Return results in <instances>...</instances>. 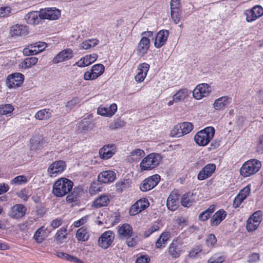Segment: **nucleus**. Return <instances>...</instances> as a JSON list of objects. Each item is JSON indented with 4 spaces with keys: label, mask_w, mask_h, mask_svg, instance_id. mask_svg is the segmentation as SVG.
I'll list each match as a JSON object with an SVG mask.
<instances>
[{
    "label": "nucleus",
    "mask_w": 263,
    "mask_h": 263,
    "mask_svg": "<svg viewBox=\"0 0 263 263\" xmlns=\"http://www.w3.org/2000/svg\"><path fill=\"white\" fill-rule=\"evenodd\" d=\"M73 186V182L69 179L61 178L53 184V194L57 197H62L69 193Z\"/></svg>",
    "instance_id": "f257e3e1"
},
{
    "label": "nucleus",
    "mask_w": 263,
    "mask_h": 263,
    "mask_svg": "<svg viewBox=\"0 0 263 263\" xmlns=\"http://www.w3.org/2000/svg\"><path fill=\"white\" fill-rule=\"evenodd\" d=\"M215 130L212 126H209L198 132L194 136L195 143L200 146L207 145L215 135Z\"/></svg>",
    "instance_id": "f03ea898"
},
{
    "label": "nucleus",
    "mask_w": 263,
    "mask_h": 263,
    "mask_svg": "<svg viewBox=\"0 0 263 263\" xmlns=\"http://www.w3.org/2000/svg\"><path fill=\"white\" fill-rule=\"evenodd\" d=\"M154 32L152 31H144L141 33L142 37L137 47L138 54L143 56L147 54L151 46V40L153 36Z\"/></svg>",
    "instance_id": "7ed1b4c3"
},
{
    "label": "nucleus",
    "mask_w": 263,
    "mask_h": 263,
    "mask_svg": "<svg viewBox=\"0 0 263 263\" xmlns=\"http://www.w3.org/2000/svg\"><path fill=\"white\" fill-rule=\"evenodd\" d=\"M262 218V213L261 211L255 212L247 220L246 229L249 232L256 230L260 225Z\"/></svg>",
    "instance_id": "20e7f679"
},
{
    "label": "nucleus",
    "mask_w": 263,
    "mask_h": 263,
    "mask_svg": "<svg viewBox=\"0 0 263 263\" xmlns=\"http://www.w3.org/2000/svg\"><path fill=\"white\" fill-rule=\"evenodd\" d=\"M183 252L182 244L177 239L173 240L166 251V253L172 259L179 258Z\"/></svg>",
    "instance_id": "39448f33"
},
{
    "label": "nucleus",
    "mask_w": 263,
    "mask_h": 263,
    "mask_svg": "<svg viewBox=\"0 0 263 263\" xmlns=\"http://www.w3.org/2000/svg\"><path fill=\"white\" fill-rule=\"evenodd\" d=\"M24 81V76L20 72H14L9 74L6 79V84L10 89L20 87Z\"/></svg>",
    "instance_id": "423d86ee"
},
{
    "label": "nucleus",
    "mask_w": 263,
    "mask_h": 263,
    "mask_svg": "<svg viewBox=\"0 0 263 263\" xmlns=\"http://www.w3.org/2000/svg\"><path fill=\"white\" fill-rule=\"evenodd\" d=\"M244 14L246 16V21L251 23L263 15V8L260 5H257L246 10Z\"/></svg>",
    "instance_id": "0eeeda50"
},
{
    "label": "nucleus",
    "mask_w": 263,
    "mask_h": 263,
    "mask_svg": "<svg viewBox=\"0 0 263 263\" xmlns=\"http://www.w3.org/2000/svg\"><path fill=\"white\" fill-rule=\"evenodd\" d=\"M160 176L158 174L152 175L142 181L140 185L142 192H147L154 188L159 182Z\"/></svg>",
    "instance_id": "6e6552de"
},
{
    "label": "nucleus",
    "mask_w": 263,
    "mask_h": 263,
    "mask_svg": "<svg viewBox=\"0 0 263 263\" xmlns=\"http://www.w3.org/2000/svg\"><path fill=\"white\" fill-rule=\"evenodd\" d=\"M46 47L47 44L45 42H36L25 48L23 50V54L26 56L35 55L44 51Z\"/></svg>",
    "instance_id": "1a4fd4ad"
},
{
    "label": "nucleus",
    "mask_w": 263,
    "mask_h": 263,
    "mask_svg": "<svg viewBox=\"0 0 263 263\" xmlns=\"http://www.w3.org/2000/svg\"><path fill=\"white\" fill-rule=\"evenodd\" d=\"M211 91V86L206 83L198 84L193 91V96L196 100L208 96Z\"/></svg>",
    "instance_id": "9d476101"
},
{
    "label": "nucleus",
    "mask_w": 263,
    "mask_h": 263,
    "mask_svg": "<svg viewBox=\"0 0 263 263\" xmlns=\"http://www.w3.org/2000/svg\"><path fill=\"white\" fill-rule=\"evenodd\" d=\"M104 66L101 64H95L92 66L90 71H86L84 74L85 80H94L100 76L104 71Z\"/></svg>",
    "instance_id": "9b49d317"
},
{
    "label": "nucleus",
    "mask_w": 263,
    "mask_h": 263,
    "mask_svg": "<svg viewBox=\"0 0 263 263\" xmlns=\"http://www.w3.org/2000/svg\"><path fill=\"white\" fill-rule=\"evenodd\" d=\"M115 238V234L111 231H107L102 234L98 239L99 246L104 249L108 248Z\"/></svg>",
    "instance_id": "f8f14e48"
},
{
    "label": "nucleus",
    "mask_w": 263,
    "mask_h": 263,
    "mask_svg": "<svg viewBox=\"0 0 263 263\" xmlns=\"http://www.w3.org/2000/svg\"><path fill=\"white\" fill-rule=\"evenodd\" d=\"M149 205V202L147 198H141L132 205L129 213L132 216L136 215L146 209Z\"/></svg>",
    "instance_id": "ddd939ff"
},
{
    "label": "nucleus",
    "mask_w": 263,
    "mask_h": 263,
    "mask_svg": "<svg viewBox=\"0 0 263 263\" xmlns=\"http://www.w3.org/2000/svg\"><path fill=\"white\" fill-rule=\"evenodd\" d=\"M27 212L26 206L21 203L14 205L11 208L8 216L14 219H20L25 216Z\"/></svg>",
    "instance_id": "4468645a"
},
{
    "label": "nucleus",
    "mask_w": 263,
    "mask_h": 263,
    "mask_svg": "<svg viewBox=\"0 0 263 263\" xmlns=\"http://www.w3.org/2000/svg\"><path fill=\"white\" fill-rule=\"evenodd\" d=\"M133 233L132 227L128 223H124L118 226L117 235L122 240H127L131 238Z\"/></svg>",
    "instance_id": "2eb2a0df"
},
{
    "label": "nucleus",
    "mask_w": 263,
    "mask_h": 263,
    "mask_svg": "<svg viewBox=\"0 0 263 263\" xmlns=\"http://www.w3.org/2000/svg\"><path fill=\"white\" fill-rule=\"evenodd\" d=\"M42 19L55 20L61 15V12L55 8H46L40 10Z\"/></svg>",
    "instance_id": "dca6fc26"
},
{
    "label": "nucleus",
    "mask_w": 263,
    "mask_h": 263,
    "mask_svg": "<svg viewBox=\"0 0 263 263\" xmlns=\"http://www.w3.org/2000/svg\"><path fill=\"white\" fill-rule=\"evenodd\" d=\"M116 149L117 147L115 144L105 145L100 149L99 156L102 159H108L115 154Z\"/></svg>",
    "instance_id": "f3484780"
},
{
    "label": "nucleus",
    "mask_w": 263,
    "mask_h": 263,
    "mask_svg": "<svg viewBox=\"0 0 263 263\" xmlns=\"http://www.w3.org/2000/svg\"><path fill=\"white\" fill-rule=\"evenodd\" d=\"M73 57V51L70 48H67L62 50L57 54V55L53 59L52 62L54 64H58L69 60Z\"/></svg>",
    "instance_id": "a211bd4d"
},
{
    "label": "nucleus",
    "mask_w": 263,
    "mask_h": 263,
    "mask_svg": "<svg viewBox=\"0 0 263 263\" xmlns=\"http://www.w3.org/2000/svg\"><path fill=\"white\" fill-rule=\"evenodd\" d=\"M149 68V65L145 62L140 64L137 68L138 73L135 76V81L138 83L142 82L146 78Z\"/></svg>",
    "instance_id": "6ab92c4d"
},
{
    "label": "nucleus",
    "mask_w": 263,
    "mask_h": 263,
    "mask_svg": "<svg viewBox=\"0 0 263 263\" xmlns=\"http://www.w3.org/2000/svg\"><path fill=\"white\" fill-rule=\"evenodd\" d=\"M169 31L162 29L157 33L154 42V46L156 48H160L165 44L169 36Z\"/></svg>",
    "instance_id": "aec40b11"
},
{
    "label": "nucleus",
    "mask_w": 263,
    "mask_h": 263,
    "mask_svg": "<svg viewBox=\"0 0 263 263\" xmlns=\"http://www.w3.org/2000/svg\"><path fill=\"white\" fill-rule=\"evenodd\" d=\"M227 212L223 209L216 212L210 220V226L216 227L218 226L227 217Z\"/></svg>",
    "instance_id": "412c9836"
},
{
    "label": "nucleus",
    "mask_w": 263,
    "mask_h": 263,
    "mask_svg": "<svg viewBox=\"0 0 263 263\" xmlns=\"http://www.w3.org/2000/svg\"><path fill=\"white\" fill-rule=\"evenodd\" d=\"M116 178V173L112 171H105L100 173L98 180L101 183L108 184L112 182Z\"/></svg>",
    "instance_id": "4be33fe9"
},
{
    "label": "nucleus",
    "mask_w": 263,
    "mask_h": 263,
    "mask_svg": "<svg viewBox=\"0 0 263 263\" xmlns=\"http://www.w3.org/2000/svg\"><path fill=\"white\" fill-rule=\"evenodd\" d=\"M90 236V231L88 226L79 228L76 233V238L78 241L85 242L88 240Z\"/></svg>",
    "instance_id": "5701e85b"
},
{
    "label": "nucleus",
    "mask_w": 263,
    "mask_h": 263,
    "mask_svg": "<svg viewBox=\"0 0 263 263\" xmlns=\"http://www.w3.org/2000/svg\"><path fill=\"white\" fill-rule=\"evenodd\" d=\"M28 33V27L23 25L15 24L10 27V35L12 37L25 35Z\"/></svg>",
    "instance_id": "b1692460"
},
{
    "label": "nucleus",
    "mask_w": 263,
    "mask_h": 263,
    "mask_svg": "<svg viewBox=\"0 0 263 263\" xmlns=\"http://www.w3.org/2000/svg\"><path fill=\"white\" fill-rule=\"evenodd\" d=\"M42 18H41V12L37 11H32L24 16V20L29 25H37L41 22Z\"/></svg>",
    "instance_id": "393cba45"
},
{
    "label": "nucleus",
    "mask_w": 263,
    "mask_h": 263,
    "mask_svg": "<svg viewBox=\"0 0 263 263\" xmlns=\"http://www.w3.org/2000/svg\"><path fill=\"white\" fill-rule=\"evenodd\" d=\"M145 155V153L143 150L140 148L135 149L127 156L126 160L130 163H138Z\"/></svg>",
    "instance_id": "a878e982"
},
{
    "label": "nucleus",
    "mask_w": 263,
    "mask_h": 263,
    "mask_svg": "<svg viewBox=\"0 0 263 263\" xmlns=\"http://www.w3.org/2000/svg\"><path fill=\"white\" fill-rule=\"evenodd\" d=\"M162 156L159 153H152L144 157L139 164H159L162 160Z\"/></svg>",
    "instance_id": "bb28decb"
},
{
    "label": "nucleus",
    "mask_w": 263,
    "mask_h": 263,
    "mask_svg": "<svg viewBox=\"0 0 263 263\" xmlns=\"http://www.w3.org/2000/svg\"><path fill=\"white\" fill-rule=\"evenodd\" d=\"M179 198V195L174 192H172L168 196L166 206L168 210L172 211H175L178 208V200Z\"/></svg>",
    "instance_id": "cd10ccee"
},
{
    "label": "nucleus",
    "mask_w": 263,
    "mask_h": 263,
    "mask_svg": "<svg viewBox=\"0 0 263 263\" xmlns=\"http://www.w3.org/2000/svg\"><path fill=\"white\" fill-rule=\"evenodd\" d=\"M110 196L103 194L95 199L92 203V206L99 209L104 206H107L110 202Z\"/></svg>",
    "instance_id": "c85d7f7f"
},
{
    "label": "nucleus",
    "mask_w": 263,
    "mask_h": 263,
    "mask_svg": "<svg viewBox=\"0 0 263 263\" xmlns=\"http://www.w3.org/2000/svg\"><path fill=\"white\" fill-rule=\"evenodd\" d=\"M216 170V165H205L199 172L197 178L199 180H203L211 177Z\"/></svg>",
    "instance_id": "c756f323"
},
{
    "label": "nucleus",
    "mask_w": 263,
    "mask_h": 263,
    "mask_svg": "<svg viewBox=\"0 0 263 263\" xmlns=\"http://www.w3.org/2000/svg\"><path fill=\"white\" fill-rule=\"evenodd\" d=\"M98 54L92 53V54L86 55L82 58L79 61L77 62L74 65L80 67H84L87 66L97 60Z\"/></svg>",
    "instance_id": "7c9ffc66"
},
{
    "label": "nucleus",
    "mask_w": 263,
    "mask_h": 263,
    "mask_svg": "<svg viewBox=\"0 0 263 263\" xmlns=\"http://www.w3.org/2000/svg\"><path fill=\"white\" fill-rule=\"evenodd\" d=\"M117 111V105L115 103L111 104L109 107H100L98 109V114L106 116L111 117Z\"/></svg>",
    "instance_id": "2f4dec72"
},
{
    "label": "nucleus",
    "mask_w": 263,
    "mask_h": 263,
    "mask_svg": "<svg viewBox=\"0 0 263 263\" xmlns=\"http://www.w3.org/2000/svg\"><path fill=\"white\" fill-rule=\"evenodd\" d=\"M260 166L242 165L240 170V174L245 177H249L257 173L260 169Z\"/></svg>",
    "instance_id": "473e14b6"
},
{
    "label": "nucleus",
    "mask_w": 263,
    "mask_h": 263,
    "mask_svg": "<svg viewBox=\"0 0 263 263\" xmlns=\"http://www.w3.org/2000/svg\"><path fill=\"white\" fill-rule=\"evenodd\" d=\"M195 202V195L191 192L183 194L181 199V205L184 207L189 208Z\"/></svg>",
    "instance_id": "72a5a7b5"
},
{
    "label": "nucleus",
    "mask_w": 263,
    "mask_h": 263,
    "mask_svg": "<svg viewBox=\"0 0 263 263\" xmlns=\"http://www.w3.org/2000/svg\"><path fill=\"white\" fill-rule=\"evenodd\" d=\"M171 236V232L169 231H164L160 235L155 242V248L157 249H162L165 247L167 241L170 239Z\"/></svg>",
    "instance_id": "f704fd0d"
},
{
    "label": "nucleus",
    "mask_w": 263,
    "mask_h": 263,
    "mask_svg": "<svg viewBox=\"0 0 263 263\" xmlns=\"http://www.w3.org/2000/svg\"><path fill=\"white\" fill-rule=\"evenodd\" d=\"M231 102V98L228 96H225L217 99L214 104V107L216 110H221L223 109L226 106Z\"/></svg>",
    "instance_id": "c9c22d12"
},
{
    "label": "nucleus",
    "mask_w": 263,
    "mask_h": 263,
    "mask_svg": "<svg viewBox=\"0 0 263 263\" xmlns=\"http://www.w3.org/2000/svg\"><path fill=\"white\" fill-rule=\"evenodd\" d=\"M47 230L44 226H42L35 231L33 238L36 242L41 243L46 239L47 236Z\"/></svg>",
    "instance_id": "e433bc0d"
},
{
    "label": "nucleus",
    "mask_w": 263,
    "mask_h": 263,
    "mask_svg": "<svg viewBox=\"0 0 263 263\" xmlns=\"http://www.w3.org/2000/svg\"><path fill=\"white\" fill-rule=\"evenodd\" d=\"M163 227L161 221H156L154 222L144 232L143 237H148L155 232L158 231Z\"/></svg>",
    "instance_id": "4c0bfd02"
},
{
    "label": "nucleus",
    "mask_w": 263,
    "mask_h": 263,
    "mask_svg": "<svg viewBox=\"0 0 263 263\" xmlns=\"http://www.w3.org/2000/svg\"><path fill=\"white\" fill-rule=\"evenodd\" d=\"M51 112L50 109L44 108L39 110L35 114L34 117L39 120H47L51 117Z\"/></svg>",
    "instance_id": "58836bf2"
},
{
    "label": "nucleus",
    "mask_w": 263,
    "mask_h": 263,
    "mask_svg": "<svg viewBox=\"0 0 263 263\" xmlns=\"http://www.w3.org/2000/svg\"><path fill=\"white\" fill-rule=\"evenodd\" d=\"M30 149L33 151H37L47 145V142L44 138L39 140L32 139L30 142Z\"/></svg>",
    "instance_id": "ea45409f"
},
{
    "label": "nucleus",
    "mask_w": 263,
    "mask_h": 263,
    "mask_svg": "<svg viewBox=\"0 0 263 263\" xmlns=\"http://www.w3.org/2000/svg\"><path fill=\"white\" fill-rule=\"evenodd\" d=\"M189 92L187 88H181L179 89L174 96L173 99L175 102H179L184 101L189 96Z\"/></svg>",
    "instance_id": "a19ab883"
},
{
    "label": "nucleus",
    "mask_w": 263,
    "mask_h": 263,
    "mask_svg": "<svg viewBox=\"0 0 263 263\" xmlns=\"http://www.w3.org/2000/svg\"><path fill=\"white\" fill-rule=\"evenodd\" d=\"M66 168V165H49L48 169L50 177H56L61 174Z\"/></svg>",
    "instance_id": "79ce46f5"
},
{
    "label": "nucleus",
    "mask_w": 263,
    "mask_h": 263,
    "mask_svg": "<svg viewBox=\"0 0 263 263\" xmlns=\"http://www.w3.org/2000/svg\"><path fill=\"white\" fill-rule=\"evenodd\" d=\"M67 228L66 227H62L57 231L54 236V238L57 241L61 243L63 242V240L66 238L67 236Z\"/></svg>",
    "instance_id": "37998d69"
},
{
    "label": "nucleus",
    "mask_w": 263,
    "mask_h": 263,
    "mask_svg": "<svg viewBox=\"0 0 263 263\" xmlns=\"http://www.w3.org/2000/svg\"><path fill=\"white\" fill-rule=\"evenodd\" d=\"M99 43L97 39H88L83 41L80 45V48L81 49H88L91 47H95Z\"/></svg>",
    "instance_id": "c03bdc74"
},
{
    "label": "nucleus",
    "mask_w": 263,
    "mask_h": 263,
    "mask_svg": "<svg viewBox=\"0 0 263 263\" xmlns=\"http://www.w3.org/2000/svg\"><path fill=\"white\" fill-rule=\"evenodd\" d=\"M38 62V59L35 57L26 58L22 63V66L25 69L29 68L35 65Z\"/></svg>",
    "instance_id": "a18cd8bd"
},
{
    "label": "nucleus",
    "mask_w": 263,
    "mask_h": 263,
    "mask_svg": "<svg viewBox=\"0 0 263 263\" xmlns=\"http://www.w3.org/2000/svg\"><path fill=\"white\" fill-rule=\"evenodd\" d=\"M16 195L24 202H26L31 196L29 190L27 187L21 189L20 192L16 193Z\"/></svg>",
    "instance_id": "49530a36"
},
{
    "label": "nucleus",
    "mask_w": 263,
    "mask_h": 263,
    "mask_svg": "<svg viewBox=\"0 0 263 263\" xmlns=\"http://www.w3.org/2000/svg\"><path fill=\"white\" fill-rule=\"evenodd\" d=\"M14 108L13 106L10 104H6L0 106V115H7L13 112Z\"/></svg>",
    "instance_id": "de8ad7c7"
},
{
    "label": "nucleus",
    "mask_w": 263,
    "mask_h": 263,
    "mask_svg": "<svg viewBox=\"0 0 263 263\" xmlns=\"http://www.w3.org/2000/svg\"><path fill=\"white\" fill-rule=\"evenodd\" d=\"M28 182L26 176L24 175H20L14 177L10 181L11 184L23 185Z\"/></svg>",
    "instance_id": "09e8293b"
},
{
    "label": "nucleus",
    "mask_w": 263,
    "mask_h": 263,
    "mask_svg": "<svg viewBox=\"0 0 263 263\" xmlns=\"http://www.w3.org/2000/svg\"><path fill=\"white\" fill-rule=\"evenodd\" d=\"M180 124L176 125L171 130L170 136L172 137H180L183 136V130Z\"/></svg>",
    "instance_id": "8fccbe9b"
},
{
    "label": "nucleus",
    "mask_w": 263,
    "mask_h": 263,
    "mask_svg": "<svg viewBox=\"0 0 263 263\" xmlns=\"http://www.w3.org/2000/svg\"><path fill=\"white\" fill-rule=\"evenodd\" d=\"M180 124L183 130V136L190 133L193 129L194 126L191 122H184Z\"/></svg>",
    "instance_id": "3c124183"
},
{
    "label": "nucleus",
    "mask_w": 263,
    "mask_h": 263,
    "mask_svg": "<svg viewBox=\"0 0 263 263\" xmlns=\"http://www.w3.org/2000/svg\"><path fill=\"white\" fill-rule=\"evenodd\" d=\"M117 191L122 192L123 190L127 189L129 186V182L127 180H122L118 181L116 184Z\"/></svg>",
    "instance_id": "603ef678"
},
{
    "label": "nucleus",
    "mask_w": 263,
    "mask_h": 263,
    "mask_svg": "<svg viewBox=\"0 0 263 263\" xmlns=\"http://www.w3.org/2000/svg\"><path fill=\"white\" fill-rule=\"evenodd\" d=\"M88 215H85L73 223L74 228H80L86 223L88 221Z\"/></svg>",
    "instance_id": "864d4df0"
},
{
    "label": "nucleus",
    "mask_w": 263,
    "mask_h": 263,
    "mask_svg": "<svg viewBox=\"0 0 263 263\" xmlns=\"http://www.w3.org/2000/svg\"><path fill=\"white\" fill-rule=\"evenodd\" d=\"M12 9L9 6L0 7V17H7L10 16Z\"/></svg>",
    "instance_id": "5fc2aeb1"
},
{
    "label": "nucleus",
    "mask_w": 263,
    "mask_h": 263,
    "mask_svg": "<svg viewBox=\"0 0 263 263\" xmlns=\"http://www.w3.org/2000/svg\"><path fill=\"white\" fill-rule=\"evenodd\" d=\"M181 10H171V18L175 24H178L180 21Z\"/></svg>",
    "instance_id": "6e6d98bb"
},
{
    "label": "nucleus",
    "mask_w": 263,
    "mask_h": 263,
    "mask_svg": "<svg viewBox=\"0 0 263 263\" xmlns=\"http://www.w3.org/2000/svg\"><path fill=\"white\" fill-rule=\"evenodd\" d=\"M250 193L251 186L250 185H247L239 191L238 195H240V196L242 197L244 199H246V198L249 196Z\"/></svg>",
    "instance_id": "4d7b16f0"
},
{
    "label": "nucleus",
    "mask_w": 263,
    "mask_h": 263,
    "mask_svg": "<svg viewBox=\"0 0 263 263\" xmlns=\"http://www.w3.org/2000/svg\"><path fill=\"white\" fill-rule=\"evenodd\" d=\"M217 242V239L215 235L210 234L206 240V244L208 247H213L216 244Z\"/></svg>",
    "instance_id": "13d9d810"
},
{
    "label": "nucleus",
    "mask_w": 263,
    "mask_h": 263,
    "mask_svg": "<svg viewBox=\"0 0 263 263\" xmlns=\"http://www.w3.org/2000/svg\"><path fill=\"white\" fill-rule=\"evenodd\" d=\"M150 257L147 255H140L136 260V263H149Z\"/></svg>",
    "instance_id": "bf43d9fd"
},
{
    "label": "nucleus",
    "mask_w": 263,
    "mask_h": 263,
    "mask_svg": "<svg viewBox=\"0 0 263 263\" xmlns=\"http://www.w3.org/2000/svg\"><path fill=\"white\" fill-rule=\"evenodd\" d=\"M202 251L201 246H197L193 248L189 252V256L191 258L195 257L197 254Z\"/></svg>",
    "instance_id": "052dcab7"
},
{
    "label": "nucleus",
    "mask_w": 263,
    "mask_h": 263,
    "mask_svg": "<svg viewBox=\"0 0 263 263\" xmlns=\"http://www.w3.org/2000/svg\"><path fill=\"white\" fill-rule=\"evenodd\" d=\"M225 260L223 256H217L216 255L211 257L208 261V263H222Z\"/></svg>",
    "instance_id": "680f3d73"
},
{
    "label": "nucleus",
    "mask_w": 263,
    "mask_h": 263,
    "mask_svg": "<svg viewBox=\"0 0 263 263\" xmlns=\"http://www.w3.org/2000/svg\"><path fill=\"white\" fill-rule=\"evenodd\" d=\"M181 7L180 0H171V10H181Z\"/></svg>",
    "instance_id": "e2e57ef3"
},
{
    "label": "nucleus",
    "mask_w": 263,
    "mask_h": 263,
    "mask_svg": "<svg viewBox=\"0 0 263 263\" xmlns=\"http://www.w3.org/2000/svg\"><path fill=\"white\" fill-rule=\"evenodd\" d=\"M260 260V255L258 253H253L248 257V262L249 263L255 262Z\"/></svg>",
    "instance_id": "0e129e2a"
},
{
    "label": "nucleus",
    "mask_w": 263,
    "mask_h": 263,
    "mask_svg": "<svg viewBox=\"0 0 263 263\" xmlns=\"http://www.w3.org/2000/svg\"><path fill=\"white\" fill-rule=\"evenodd\" d=\"M245 199L238 195L235 197L233 203V206L235 209L238 208L240 206V204Z\"/></svg>",
    "instance_id": "69168bd1"
},
{
    "label": "nucleus",
    "mask_w": 263,
    "mask_h": 263,
    "mask_svg": "<svg viewBox=\"0 0 263 263\" xmlns=\"http://www.w3.org/2000/svg\"><path fill=\"white\" fill-rule=\"evenodd\" d=\"M80 102V99L78 98H74L68 102L67 107L70 109H72L74 106L79 104Z\"/></svg>",
    "instance_id": "338daca9"
},
{
    "label": "nucleus",
    "mask_w": 263,
    "mask_h": 263,
    "mask_svg": "<svg viewBox=\"0 0 263 263\" xmlns=\"http://www.w3.org/2000/svg\"><path fill=\"white\" fill-rule=\"evenodd\" d=\"M256 151L259 153H263V135L259 138Z\"/></svg>",
    "instance_id": "774afa93"
}]
</instances>
